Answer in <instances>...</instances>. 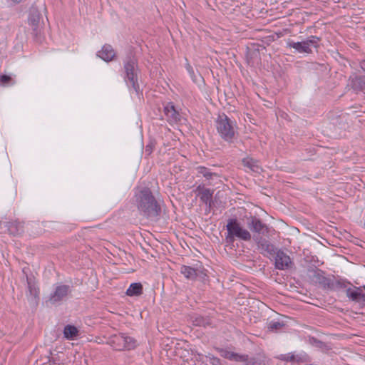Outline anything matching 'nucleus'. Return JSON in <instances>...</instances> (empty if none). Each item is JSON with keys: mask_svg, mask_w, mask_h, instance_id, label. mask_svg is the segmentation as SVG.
<instances>
[{"mask_svg": "<svg viewBox=\"0 0 365 365\" xmlns=\"http://www.w3.org/2000/svg\"><path fill=\"white\" fill-rule=\"evenodd\" d=\"M133 200L141 216L152 221L159 219L162 212L161 205L150 188L145 187L137 190Z\"/></svg>", "mask_w": 365, "mask_h": 365, "instance_id": "f257e3e1", "label": "nucleus"}, {"mask_svg": "<svg viewBox=\"0 0 365 365\" xmlns=\"http://www.w3.org/2000/svg\"><path fill=\"white\" fill-rule=\"evenodd\" d=\"M123 78L129 88H132L138 95L140 93L138 83V74L140 73L138 61L133 52L127 53L123 60Z\"/></svg>", "mask_w": 365, "mask_h": 365, "instance_id": "f03ea898", "label": "nucleus"}, {"mask_svg": "<svg viewBox=\"0 0 365 365\" xmlns=\"http://www.w3.org/2000/svg\"><path fill=\"white\" fill-rule=\"evenodd\" d=\"M226 230L225 242L227 246L233 245L236 239L245 242L250 241L252 239L251 233L241 225L236 217L227 220Z\"/></svg>", "mask_w": 365, "mask_h": 365, "instance_id": "7ed1b4c3", "label": "nucleus"}, {"mask_svg": "<svg viewBox=\"0 0 365 365\" xmlns=\"http://www.w3.org/2000/svg\"><path fill=\"white\" fill-rule=\"evenodd\" d=\"M216 128L220 137L227 143H232L237 134L235 122L227 115H219L216 120Z\"/></svg>", "mask_w": 365, "mask_h": 365, "instance_id": "20e7f679", "label": "nucleus"}, {"mask_svg": "<svg viewBox=\"0 0 365 365\" xmlns=\"http://www.w3.org/2000/svg\"><path fill=\"white\" fill-rule=\"evenodd\" d=\"M107 344L115 351L132 350L137 346L136 340L123 333L111 335Z\"/></svg>", "mask_w": 365, "mask_h": 365, "instance_id": "39448f33", "label": "nucleus"}, {"mask_svg": "<svg viewBox=\"0 0 365 365\" xmlns=\"http://www.w3.org/2000/svg\"><path fill=\"white\" fill-rule=\"evenodd\" d=\"M308 272L312 283L319 285L323 289H333V279L327 277L323 270L317 267H309Z\"/></svg>", "mask_w": 365, "mask_h": 365, "instance_id": "423d86ee", "label": "nucleus"}, {"mask_svg": "<svg viewBox=\"0 0 365 365\" xmlns=\"http://www.w3.org/2000/svg\"><path fill=\"white\" fill-rule=\"evenodd\" d=\"M321 38L317 36H311L305 41L301 42H294L289 41L287 46L290 48H294L299 53H312V47L318 48L319 47V42Z\"/></svg>", "mask_w": 365, "mask_h": 365, "instance_id": "0eeeda50", "label": "nucleus"}, {"mask_svg": "<svg viewBox=\"0 0 365 365\" xmlns=\"http://www.w3.org/2000/svg\"><path fill=\"white\" fill-rule=\"evenodd\" d=\"M26 277L27 284V291L26 293L28 301L34 304H37L39 300V288L37 286V282L33 274H27L25 269L22 270Z\"/></svg>", "mask_w": 365, "mask_h": 365, "instance_id": "6e6552de", "label": "nucleus"}, {"mask_svg": "<svg viewBox=\"0 0 365 365\" xmlns=\"http://www.w3.org/2000/svg\"><path fill=\"white\" fill-rule=\"evenodd\" d=\"M71 292V286L58 284L56 286L53 292L50 294L48 302L51 304H60L62 301L67 299Z\"/></svg>", "mask_w": 365, "mask_h": 365, "instance_id": "1a4fd4ad", "label": "nucleus"}, {"mask_svg": "<svg viewBox=\"0 0 365 365\" xmlns=\"http://www.w3.org/2000/svg\"><path fill=\"white\" fill-rule=\"evenodd\" d=\"M163 113L166 120L170 125L178 124L181 121L182 115L173 102H167L164 104Z\"/></svg>", "mask_w": 365, "mask_h": 365, "instance_id": "9d476101", "label": "nucleus"}, {"mask_svg": "<svg viewBox=\"0 0 365 365\" xmlns=\"http://www.w3.org/2000/svg\"><path fill=\"white\" fill-rule=\"evenodd\" d=\"M254 240L264 255H266V254L272 257L275 255L277 249L269 240L260 237L259 235H255Z\"/></svg>", "mask_w": 365, "mask_h": 365, "instance_id": "9b49d317", "label": "nucleus"}, {"mask_svg": "<svg viewBox=\"0 0 365 365\" xmlns=\"http://www.w3.org/2000/svg\"><path fill=\"white\" fill-rule=\"evenodd\" d=\"M247 226L252 232L257 233L258 235L262 234V235H267L269 231L268 226L255 216H251L248 218Z\"/></svg>", "mask_w": 365, "mask_h": 365, "instance_id": "f8f14e48", "label": "nucleus"}, {"mask_svg": "<svg viewBox=\"0 0 365 365\" xmlns=\"http://www.w3.org/2000/svg\"><path fill=\"white\" fill-rule=\"evenodd\" d=\"M361 287H349L346 289V294L353 302L359 304L361 307H365V293L361 292Z\"/></svg>", "mask_w": 365, "mask_h": 365, "instance_id": "ddd939ff", "label": "nucleus"}, {"mask_svg": "<svg viewBox=\"0 0 365 365\" xmlns=\"http://www.w3.org/2000/svg\"><path fill=\"white\" fill-rule=\"evenodd\" d=\"M274 257H275V267L277 269H289L292 264L289 256L282 250H277Z\"/></svg>", "mask_w": 365, "mask_h": 365, "instance_id": "4468645a", "label": "nucleus"}, {"mask_svg": "<svg viewBox=\"0 0 365 365\" xmlns=\"http://www.w3.org/2000/svg\"><path fill=\"white\" fill-rule=\"evenodd\" d=\"M41 14L38 10H32L29 16V23L32 26L33 34L35 38H38L41 34L40 20Z\"/></svg>", "mask_w": 365, "mask_h": 365, "instance_id": "2eb2a0df", "label": "nucleus"}, {"mask_svg": "<svg viewBox=\"0 0 365 365\" xmlns=\"http://www.w3.org/2000/svg\"><path fill=\"white\" fill-rule=\"evenodd\" d=\"M97 56L103 61L109 62L115 59L116 53L111 45L105 44L98 52Z\"/></svg>", "mask_w": 365, "mask_h": 365, "instance_id": "dca6fc26", "label": "nucleus"}, {"mask_svg": "<svg viewBox=\"0 0 365 365\" xmlns=\"http://www.w3.org/2000/svg\"><path fill=\"white\" fill-rule=\"evenodd\" d=\"M242 165L249 168L250 170L259 173L262 170L261 166L259 165V161L252 158L247 157L242 159Z\"/></svg>", "mask_w": 365, "mask_h": 365, "instance_id": "f3484780", "label": "nucleus"}, {"mask_svg": "<svg viewBox=\"0 0 365 365\" xmlns=\"http://www.w3.org/2000/svg\"><path fill=\"white\" fill-rule=\"evenodd\" d=\"M8 231L14 236L20 235L24 232V223L19 221L10 222L8 224Z\"/></svg>", "mask_w": 365, "mask_h": 365, "instance_id": "a211bd4d", "label": "nucleus"}, {"mask_svg": "<svg viewBox=\"0 0 365 365\" xmlns=\"http://www.w3.org/2000/svg\"><path fill=\"white\" fill-rule=\"evenodd\" d=\"M196 170L197 176H202L207 180H212L213 177L218 176L216 173L212 172L210 168L205 166H198L196 168Z\"/></svg>", "mask_w": 365, "mask_h": 365, "instance_id": "6ab92c4d", "label": "nucleus"}, {"mask_svg": "<svg viewBox=\"0 0 365 365\" xmlns=\"http://www.w3.org/2000/svg\"><path fill=\"white\" fill-rule=\"evenodd\" d=\"M63 335L66 339L73 340L79 335V331L75 326L68 324L64 327Z\"/></svg>", "mask_w": 365, "mask_h": 365, "instance_id": "aec40b11", "label": "nucleus"}, {"mask_svg": "<svg viewBox=\"0 0 365 365\" xmlns=\"http://www.w3.org/2000/svg\"><path fill=\"white\" fill-rule=\"evenodd\" d=\"M143 285L140 282L132 283L126 290V294L129 297L140 296L143 293Z\"/></svg>", "mask_w": 365, "mask_h": 365, "instance_id": "412c9836", "label": "nucleus"}, {"mask_svg": "<svg viewBox=\"0 0 365 365\" xmlns=\"http://www.w3.org/2000/svg\"><path fill=\"white\" fill-rule=\"evenodd\" d=\"M212 195L213 190L208 188L200 192L199 196L202 202L208 205L209 207H211L213 204Z\"/></svg>", "mask_w": 365, "mask_h": 365, "instance_id": "4be33fe9", "label": "nucleus"}, {"mask_svg": "<svg viewBox=\"0 0 365 365\" xmlns=\"http://www.w3.org/2000/svg\"><path fill=\"white\" fill-rule=\"evenodd\" d=\"M197 268L190 266L182 265L180 268V272L188 279L195 280L197 279Z\"/></svg>", "mask_w": 365, "mask_h": 365, "instance_id": "5701e85b", "label": "nucleus"}, {"mask_svg": "<svg viewBox=\"0 0 365 365\" xmlns=\"http://www.w3.org/2000/svg\"><path fill=\"white\" fill-rule=\"evenodd\" d=\"M353 286L352 284L346 279L340 278L336 281L333 280V289L329 290L335 291L336 289H344L345 290L349 288L348 286Z\"/></svg>", "mask_w": 365, "mask_h": 365, "instance_id": "b1692460", "label": "nucleus"}, {"mask_svg": "<svg viewBox=\"0 0 365 365\" xmlns=\"http://www.w3.org/2000/svg\"><path fill=\"white\" fill-rule=\"evenodd\" d=\"M191 319L195 326L205 327L209 324L207 319L200 315H193Z\"/></svg>", "mask_w": 365, "mask_h": 365, "instance_id": "393cba45", "label": "nucleus"}, {"mask_svg": "<svg viewBox=\"0 0 365 365\" xmlns=\"http://www.w3.org/2000/svg\"><path fill=\"white\" fill-rule=\"evenodd\" d=\"M15 84V81L8 75L0 76V86H9Z\"/></svg>", "mask_w": 365, "mask_h": 365, "instance_id": "a878e982", "label": "nucleus"}, {"mask_svg": "<svg viewBox=\"0 0 365 365\" xmlns=\"http://www.w3.org/2000/svg\"><path fill=\"white\" fill-rule=\"evenodd\" d=\"M308 355L305 353L294 354L293 362H296L299 364H303L308 361Z\"/></svg>", "mask_w": 365, "mask_h": 365, "instance_id": "bb28decb", "label": "nucleus"}, {"mask_svg": "<svg viewBox=\"0 0 365 365\" xmlns=\"http://www.w3.org/2000/svg\"><path fill=\"white\" fill-rule=\"evenodd\" d=\"M284 325L285 324L283 322L272 321L269 323L268 328L272 331H278L284 327Z\"/></svg>", "mask_w": 365, "mask_h": 365, "instance_id": "cd10ccee", "label": "nucleus"}, {"mask_svg": "<svg viewBox=\"0 0 365 365\" xmlns=\"http://www.w3.org/2000/svg\"><path fill=\"white\" fill-rule=\"evenodd\" d=\"M155 140H150L149 143L146 145L145 148V153L147 155H150L151 153L153 152L155 147Z\"/></svg>", "mask_w": 365, "mask_h": 365, "instance_id": "c85d7f7f", "label": "nucleus"}, {"mask_svg": "<svg viewBox=\"0 0 365 365\" xmlns=\"http://www.w3.org/2000/svg\"><path fill=\"white\" fill-rule=\"evenodd\" d=\"M233 356L232 361H243V362H247L249 359V356L247 354H239L237 353H235Z\"/></svg>", "mask_w": 365, "mask_h": 365, "instance_id": "c756f323", "label": "nucleus"}, {"mask_svg": "<svg viewBox=\"0 0 365 365\" xmlns=\"http://www.w3.org/2000/svg\"><path fill=\"white\" fill-rule=\"evenodd\" d=\"M278 359L287 362H293L294 354H280L277 357Z\"/></svg>", "mask_w": 365, "mask_h": 365, "instance_id": "7c9ffc66", "label": "nucleus"}, {"mask_svg": "<svg viewBox=\"0 0 365 365\" xmlns=\"http://www.w3.org/2000/svg\"><path fill=\"white\" fill-rule=\"evenodd\" d=\"M363 83V80L361 77H356L352 81V87L355 89H361V84Z\"/></svg>", "mask_w": 365, "mask_h": 365, "instance_id": "2f4dec72", "label": "nucleus"}, {"mask_svg": "<svg viewBox=\"0 0 365 365\" xmlns=\"http://www.w3.org/2000/svg\"><path fill=\"white\" fill-rule=\"evenodd\" d=\"M206 269L204 268L198 269L197 268V278L200 279L202 281H205L206 278L207 277V275L206 274Z\"/></svg>", "mask_w": 365, "mask_h": 365, "instance_id": "473e14b6", "label": "nucleus"}, {"mask_svg": "<svg viewBox=\"0 0 365 365\" xmlns=\"http://www.w3.org/2000/svg\"><path fill=\"white\" fill-rule=\"evenodd\" d=\"M245 365H265L263 361H262L259 359L256 358H251L248 360L247 363H245Z\"/></svg>", "mask_w": 365, "mask_h": 365, "instance_id": "72a5a7b5", "label": "nucleus"}, {"mask_svg": "<svg viewBox=\"0 0 365 365\" xmlns=\"http://www.w3.org/2000/svg\"><path fill=\"white\" fill-rule=\"evenodd\" d=\"M235 354V352H232V351H227V350H223L222 351V354L221 356L229 359V360H231L232 361L233 359V356Z\"/></svg>", "mask_w": 365, "mask_h": 365, "instance_id": "f704fd0d", "label": "nucleus"}, {"mask_svg": "<svg viewBox=\"0 0 365 365\" xmlns=\"http://www.w3.org/2000/svg\"><path fill=\"white\" fill-rule=\"evenodd\" d=\"M211 363L212 365H220V359L217 357H212L211 359Z\"/></svg>", "mask_w": 365, "mask_h": 365, "instance_id": "c9c22d12", "label": "nucleus"}, {"mask_svg": "<svg viewBox=\"0 0 365 365\" xmlns=\"http://www.w3.org/2000/svg\"><path fill=\"white\" fill-rule=\"evenodd\" d=\"M207 188H205L204 186L200 185L196 188V192H198V195H200V192H202L203 190H207Z\"/></svg>", "mask_w": 365, "mask_h": 365, "instance_id": "e433bc0d", "label": "nucleus"}, {"mask_svg": "<svg viewBox=\"0 0 365 365\" xmlns=\"http://www.w3.org/2000/svg\"><path fill=\"white\" fill-rule=\"evenodd\" d=\"M360 68L365 71V60H363L360 62Z\"/></svg>", "mask_w": 365, "mask_h": 365, "instance_id": "4c0bfd02", "label": "nucleus"}, {"mask_svg": "<svg viewBox=\"0 0 365 365\" xmlns=\"http://www.w3.org/2000/svg\"><path fill=\"white\" fill-rule=\"evenodd\" d=\"M13 4H18L23 1V0H10Z\"/></svg>", "mask_w": 365, "mask_h": 365, "instance_id": "58836bf2", "label": "nucleus"}, {"mask_svg": "<svg viewBox=\"0 0 365 365\" xmlns=\"http://www.w3.org/2000/svg\"><path fill=\"white\" fill-rule=\"evenodd\" d=\"M188 71H189V73H190L191 75L194 73L193 70H192V68H189Z\"/></svg>", "mask_w": 365, "mask_h": 365, "instance_id": "ea45409f", "label": "nucleus"}, {"mask_svg": "<svg viewBox=\"0 0 365 365\" xmlns=\"http://www.w3.org/2000/svg\"><path fill=\"white\" fill-rule=\"evenodd\" d=\"M53 365H63V364H60V363H58V364H56L55 363H53Z\"/></svg>", "mask_w": 365, "mask_h": 365, "instance_id": "a19ab883", "label": "nucleus"}]
</instances>
